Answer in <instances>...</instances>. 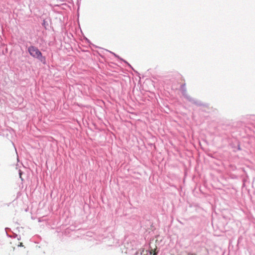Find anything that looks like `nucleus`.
Listing matches in <instances>:
<instances>
[{
    "label": "nucleus",
    "mask_w": 255,
    "mask_h": 255,
    "mask_svg": "<svg viewBox=\"0 0 255 255\" xmlns=\"http://www.w3.org/2000/svg\"><path fill=\"white\" fill-rule=\"evenodd\" d=\"M240 122L233 123L227 121L224 122V130L229 131V132L231 133V136L233 137L231 138L229 135H227V138H228L230 145L233 148V150L234 152L241 149L238 140L234 137V135H232V133H234L236 130V127L240 125Z\"/></svg>",
    "instance_id": "f257e3e1"
},
{
    "label": "nucleus",
    "mask_w": 255,
    "mask_h": 255,
    "mask_svg": "<svg viewBox=\"0 0 255 255\" xmlns=\"http://www.w3.org/2000/svg\"><path fill=\"white\" fill-rule=\"evenodd\" d=\"M30 55L35 58L39 59L43 64H46V58L43 56L39 49L33 46H30L28 49Z\"/></svg>",
    "instance_id": "f03ea898"
},
{
    "label": "nucleus",
    "mask_w": 255,
    "mask_h": 255,
    "mask_svg": "<svg viewBox=\"0 0 255 255\" xmlns=\"http://www.w3.org/2000/svg\"><path fill=\"white\" fill-rule=\"evenodd\" d=\"M150 255H156L155 250H151L149 252Z\"/></svg>",
    "instance_id": "7ed1b4c3"
},
{
    "label": "nucleus",
    "mask_w": 255,
    "mask_h": 255,
    "mask_svg": "<svg viewBox=\"0 0 255 255\" xmlns=\"http://www.w3.org/2000/svg\"><path fill=\"white\" fill-rule=\"evenodd\" d=\"M148 254V253L147 251L142 250V252L141 253V255H147Z\"/></svg>",
    "instance_id": "20e7f679"
},
{
    "label": "nucleus",
    "mask_w": 255,
    "mask_h": 255,
    "mask_svg": "<svg viewBox=\"0 0 255 255\" xmlns=\"http://www.w3.org/2000/svg\"><path fill=\"white\" fill-rule=\"evenodd\" d=\"M189 255H196L195 254H190Z\"/></svg>",
    "instance_id": "39448f33"
},
{
    "label": "nucleus",
    "mask_w": 255,
    "mask_h": 255,
    "mask_svg": "<svg viewBox=\"0 0 255 255\" xmlns=\"http://www.w3.org/2000/svg\"><path fill=\"white\" fill-rule=\"evenodd\" d=\"M20 246H23V245H22V243H20Z\"/></svg>",
    "instance_id": "423d86ee"
}]
</instances>
